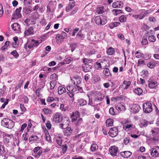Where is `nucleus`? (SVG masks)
Returning a JSON list of instances; mask_svg holds the SVG:
<instances>
[{"label": "nucleus", "mask_w": 159, "mask_h": 159, "mask_svg": "<svg viewBox=\"0 0 159 159\" xmlns=\"http://www.w3.org/2000/svg\"><path fill=\"white\" fill-rule=\"evenodd\" d=\"M1 124L7 128L11 129L14 126V123L11 120L8 119L4 118L1 121Z\"/></svg>", "instance_id": "f257e3e1"}, {"label": "nucleus", "mask_w": 159, "mask_h": 159, "mask_svg": "<svg viewBox=\"0 0 159 159\" xmlns=\"http://www.w3.org/2000/svg\"><path fill=\"white\" fill-rule=\"evenodd\" d=\"M95 23L98 25H103L107 22L106 17L104 16H97L95 18Z\"/></svg>", "instance_id": "f03ea898"}, {"label": "nucleus", "mask_w": 159, "mask_h": 159, "mask_svg": "<svg viewBox=\"0 0 159 159\" xmlns=\"http://www.w3.org/2000/svg\"><path fill=\"white\" fill-rule=\"evenodd\" d=\"M143 111L146 113L150 112L152 110V104L149 102H147L143 105Z\"/></svg>", "instance_id": "7ed1b4c3"}, {"label": "nucleus", "mask_w": 159, "mask_h": 159, "mask_svg": "<svg viewBox=\"0 0 159 159\" xmlns=\"http://www.w3.org/2000/svg\"><path fill=\"white\" fill-rule=\"evenodd\" d=\"M40 148V147H35L33 150L32 155L34 157L39 158L43 153V151Z\"/></svg>", "instance_id": "20e7f679"}, {"label": "nucleus", "mask_w": 159, "mask_h": 159, "mask_svg": "<svg viewBox=\"0 0 159 159\" xmlns=\"http://www.w3.org/2000/svg\"><path fill=\"white\" fill-rule=\"evenodd\" d=\"M41 42V41H40L32 39L31 41L28 42V47L30 49L32 50L33 48L37 47Z\"/></svg>", "instance_id": "39448f33"}, {"label": "nucleus", "mask_w": 159, "mask_h": 159, "mask_svg": "<svg viewBox=\"0 0 159 159\" xmlns=\"http://www.w3.org/2000/svg\"><path fill=\"white\" fill-rule=\"evenodd\" d=\"M62 115L58 112H56L53 116V120L56 123L61 122L62 119Z\"/></svg>", "instance_id": "423d86ee"}, {"label": "nucleus", "mask_w": 159, "mask_h": 159, "mask_svg": "<svg viewBox=\"0 0 159 159\" xmlns=\"http://www.w3.org/2000/svg\"><path fill=\"white\" fill-rule=\"evenodd\" d=\"M98 35L97 32L95 31H93L89 33L88 38L90 40L94 41L98 39L97 38Z\"/></svg>", "instance_id": "0eeeda50"}, {"label": "nucleus", "mask_w": 159, "mask_h": 159, "mask_svg": "<svg viewBox=\"0 0 159 159\" xmlns=\"http://www.w3.org/2000/svg\"><path fill=\"white\" fill-rule=\"evenodd\" d=\"M118 148L114 146L111 147L109 149L111 155L113 157L116 156L118 151Z\"/></svg>", "instance_id": "6e6552de"}, {"label": "nucleus", "mask_w": 159, "mask_h": 159, "mask_svg": "<svg viewBox=\"0 0 159 159\" xmlns=\"http://www.w3.org/2000/svg\"><path fill=\"white\" fill-rule=\"evenodd\" d=\"M118 133V129L116 127H113L110 128L109 134L112 137L116 136Z\"/></svg>", "instance_id": "1a4fd4ad"}, {"label": "nucleus", "mask_w": 159, "mask_h": 159, "mask_svg": "<svg viewBox=\"0 0 159 159\" xmlns=\"http://www.w3.org/2000/svg\"><path fill=\"white\" fill-rule=\"evenodd\" d=\"M21 9V7H20L16 9L13 15V17L12 19H17L21 17V16L20 13Z\"/></svg>", "instance_id": "9d476101"}, {"label": "nucleus", "mask_w": 159, "mask_h": 159, "mask_svg": "<svg viewBox=\"0 0 159 159\" xmlns=\"http://www.w3.org/2000/svg\"><path fill=\"white\" fill-rule=\"evenodd\" d=\"M131 111L134 113H138L140 109L139 105L136 104H133L130 106Z\"/></svg>", "instance_id": "9b49d317"}, {"label": "nucleus", "mask_w": 159, "mask_h": 159, "mask_svg": "<svg viewBox=\"0 0 159 159\" xmlns=\"http://www.w3.org/2000/svg\"><path fill=\"white\" fill-rule=\"evenodd\" d=\"M151 155L152 157H157L159 155V147H155L152 149Z\"/></svg>", "instance_id": "f8f14e48"}, {"label": "nucleus", "mask_w": 159, "mask_h": 159, "mask_svg": "<svg viewBox=\"0 0 159 159\" xmlns=\"http://www.w3.org/2000/svg\"><path fill=\"white\" fill-rule=\"evenodd\" d=\"M73 79L74 80L71 79V80H72V82L75 85L79 84L81 82V79L80 77L78 76H75Z\"/></svg>", "instance_id": "ddd939ff"}, {"label": "nucleus", "mask_w": 159, "mask_h": 159, "mask_svg": "<svg viewBox=\"0 0 159 159\" xmlns=\"http://www.w3.org/2000/svg\"><path fill=\"white\" fill-rule=\"evenodd\" d=\"M112 6L114 8H121L123 7V3L121 1H117L113 3Z\"/></svg>", "instance_id": "4468645a"}, {"label": "nucleus", "mask_w": 159, "mask_h": 159, "mask_svg": "<svg viewBox=\"0 0 159 159\" xmlns=\"http://www.w3.org/2000/svg\"><path fill=\"white\" fill-rule=\"evenodd\" d=\"M34 33V30L33 28L31 27H29L28 29L26 30L24 32L25 35V36L33 34Z\"/></svg>", "instance_id": "2eb2a0df"}, {"label": "nucleus", "mask_w": 159, "mask_h": 159, "mask_svg": "<svg viewBox=\"0 0 159 159\" xmlns=\"http://www.w3.org/2000/svg\"><path fill=\"white\" fill-rule=\"evenodd\" d=\"M120 154L123 157L128 158L131 156L132 153L131 152L129 151H125L121 152Z\"/></svg>", "instance_id": "dca6fc26"}, {"label": "nucleus", "mask_w": 159, "mask_h": 159, "mask_svg": "<svg viewBox=\"0 0 159 159\" xmlns=\"http://www.w3.org/2000/svg\"><path fill=\"white\" fill-rule=\"evenodd\" d=\"M91 68L92 66L87 64H84L83 66V70L85 72L90 71Z\"/></svg>", "instance_id": "f3484780"}, {"label": "nucleus", "mask_w": 159, "mask_h": 159, "mask_svg": "<svg viewBox=\"0 0 159 159\" xmlns=\"http://www.w3.org/2000/svg\"><path fill=\"white\" fill-rule=\"evenodd\" d=\"M104 96L103 94L99 93L95 98L94 101H101L104 99Z\"/></svg>", "instance_id": "a211bd4d"}, {"label": "nucleus", "mask_w": 159, "mask_h": 159, "mask_svg": "<svg viewBox=\"0 0 159 159\" xmlns=\"http://www.w3.org/2000/svg\"><path fill=\"white\" fill-rule=\"evenodd\" d=\"M67 90L69 92L73 93L77 91V88L75 86L70 85L67 87Z\"/></svg>", "instance_id": "6ab92c4d"}, {"label": "nucleus", "mask_w": 159, "mask_h": 159, "mask_svg": "<svg viewBox=\"0 0 159 159\" xmlns=\"http://www.w3.org/2000/svg\"><path fill=\"white\" fill-rule=\"evenodd\" d=\"M75 6V2H70L68 4V7L66 9V11L67 12H68L70 10L72 9Z\"/></svg>", "instance_id": "aec40b11"}, {"label": "nucleus", "mask_w": 159, "mask_h": 159, "mask_svg": "<svg viewBox=\"0 0 159 159\" xmlns=\"http://www.w3.org/2000/svg\"><path fill=\"white\" fill-rule=\"evenodd\" d=\"M12 28L14 31H19L20 29V26L17 23H15L12 25Z\"/></svg>", "instance_id": "412c9836"}, {"label": "nucleus", "mask_w": 159, "mask_h": 159, "mask_svg": "<svg viewBox=\"0 0 159 159\" xmlns=\"http://www.w3.org/2000/svg\"><path fill=\"white\" fill-rule=\"evenodd\" d=\"M12 136L11 135L6 134L4 137V143H8Z\"/></svg>", "instance_id": "4be33fe9"}, {"label": "nucleus", "mask_w": 159, "mask_h": 159, "mask_svg": "<svg viewBox=\"0 0 159 159\" xmlns=\"http://www.w3.org/2000/svg\"><path fill=\"white\" fill-rule=\"evenodd\" d=\"M105 9L103 7H99L96 9V12L98 14H102L105 12Z\"/></svg>", "instance_id": "5701e85b"}, {"label": "nucleus", "mask_w": 159, "mask_h": 159, "mask_svg": "<svg viewBox=\"0 0 159 159\" xmlns=\"http://www.w3.org/2000/svg\"><path fill=\"white\" fill-rule=\"evenodd\" d=\"M148 87L151 89L155 88L157 86V83L156 82L151 81L148 84Z\"/></svg>", "instance_id": "b1692460"}, {"label": "nucleus", "mask_w": 159, "mask_h": 159, "mask_svg": "<svg viewBox=\"0 0 159 159\" xmlns=\"http://www.w3.org/2000/svg\"><path fill=\"white\" fill-rule=\"evenodd\" d=\"M65 88L62 86L59 87L58 88V93L59 94H62L66 92Z\"/></svg>", "instance_id": "393cba45"}, {"label": "nucleus", "mask_w": 159, "mask_h": 159, "mask_svg": "<svg viewBox=\"0 0 159 159\" xmlns=\"http://www.w3.org/2000/svg\"><path fill=\"white\" fill-rule=\"evenodd\" d=\"M115 52L114 49L111 47L108 48L106 52L108 55H111Z\"/></svg>", "instance_id": "a878e982"}, {"label": "nucleus", "mask_w": 159, "mask_h": 159, "mask_svg": "<svg viewBox=\"0 0 159 159\" xmlns=\"http://www.w3.org/2000/svg\"><path fill=\"white\" fill-rule=\"evenodd\" d=\"M128 122V121L125 122L124 123V125H123V128L124 129H125V130L130 128L131 127H132L133 125L132 124H127V123Z\"/></svg>", "instance_id": "bb28decb"}, {"label": "nucleus", "mask_w": 159, "mask_h": 159, "mask_svg": "<svg viewBox=\"0 0 159 159\" xmlns=\"http://www.w3.org/2000/svg\"><path fill=\"white\" fill-rule=\"evenodd\" d=\"M113 120L111 119H108L106 121L107 126L108 127L112 126L113 125Z\"/></svg>", "instance_id": "cd10ccee"}, {"label": "nucleus", "mask_w": 159, "mask_h": 159, "mask_svg": "<svg viewBox=\"0 0 159 159\" xmlns=\"http://www.w3.org/2000/svg\"><path fill=\"white\" fill-rule=\"evenodd\" d=\"M79 102L80 106H83L86 105L87 104V102L83 99H81L79 100Z\"/></svg>", "instance_id": "c85d7f7f"}, {"label": "nucleus", "mask_w": 159, "mask_h": 159, "mask_svg": "<svg viewBox=\"0 0 159 159\" xmlns=\"http://www.w3.org/2000/svg\"><path fill=\"white\" fill-rule=\"evenodd\" d=\"M148 39V41L151 42H154L156 40L155 37L153 35L149 36Z\"/></svg>", "instance_id": "c756f323"}, {"label": "nucleus", "mask_w": 159, "mask_h": 159, "mask_svg": "<svg viewBox=\"0 0 159 159\" xmlns=\"http://www.w3.org/2000/svg\"><path fill=\"white\" fill-rule=\"evenodd\" d=\"M134 92L138 95H140L143 93V90L140 88H138L135 89Z\"/></svg>", "instance_id": "7c9ffc66"}, {"label": "nucleus", "mask_w": 159, "mask_h": 159, "mask_svg": "<svg viewBox=\"0 0 159 159\" xmlns=\"http://www.w3.org/2000/svg\"><path fill=\"white\" fill-rule=\"evenodd\" d=\"M103 74L106 76H110L111 75L108 68H106L104 70Z\"/></svg>", "instance_id": "2f4dec72"}, {"label": "nucleus", "mask_w": 159, "mask_h": 159, "mask_svg": "<svg viewBox=\"0 0 159 159\" xmlns=\"http://www.w3.org/2000/svg\"><path fill=\"white\" fill-rule=\"evenodd\" d=\"M76 38L80 40H83L84 38L83 35L80 32H79L77 34Z\"/></svg>", "instance_id": "473e14b6"}, {"label": "nucleus", "mask_w": 159, "mask_h": 159, "mask_svg": "<svg viewBox=\"0 0 159 159\" xmlns=\"http://www.w3.org/2000/svg\"><path fill=\"white\" fill-rule=\"evenodd\" d=\"M58 76L55 73L52 75L50 77V79L52 81H56L57 80Z\"/></svg>", "instance_id": "72a5a7b5"}, {"label": "nucleus", "mask_w": 159, "mask_h": 159, "mask_svg": "<svg viewBox=\"0 0 159 159\" xmlns=\"http://www.w3.org/2000/svg\"><path fill=\"white\" fill-rule=\"evenodd\" d=\"M56 142L58 144L61 146L62 144L61 138L60 136H58L56 138Z\"/></svg>", "instance_id": "f704fd0d"}, {"label": "nucleus", "mask_w": 159, "mask_h": 159, "mask_svg": "<svg viewBox=\"0 0 159 159\" xmlns=\"http://www.w3.org/2000/svg\"><path fill=\"white\" fill-rule=\"evenodd\" d=\"M101 62H102V63H103V62L101 61L100 62L99 61H98L95 64V68H96L97 69H98L99 68H101L102 67V64L101 63Z\"/></svg>", "instance_id": "c9c22d12"}, {"label": "nucleus", "mask_w": 159, "mask_h": 159, "mask_svg": "<svg viewBox=\"0 0 159 159\" xmlns=\"http://www.w3.org/2000/svg\"><path fill=\"white\" fill-rule=\"evenodd\" d=\"M119 20L121 22H123L126 21V17L125 16L123 15L119 17Z\"/></svg>", "instance_id": "e433bc0d"}, {"label": "nucleus", "mask_w": 159, "mask_h": 159, "mask_svg": "<svg viewBox=\"0 0 159 159\" xmlns=\"http://www.w3.org/2000/svg\"><path fill=\"white\" fill-rule=\"evenodd\" d=\"M112 12L115 15L122 13V10L119 9H113L112 10Z\"/></svg>", "instance_id": "4c0bfd02"}, {"label": "nucleus", "mask_w": 159, "mask_h": 159, "mask_svg": "<svg viewBox=\"0 0 159 159\" xmlns=\"http://www.w3.org/2000/svg\"><path fill=\"white\" fill-rule=\"evenodd\" d=\"M20 107L22 111V112L20 114H22L26 111V109L23 104H20Z\"/></svg>", "instance_id": "58836bf2"}, {"label": "nucleus", "mask_w": 159, "mask_h": 159, "mask_svg": "<svg viewBox=\"0 0 159 159\" xmlns=\"http://www.w3.org/2000/svg\"><path fill=\"white\" fill-rule=\"evenodd\" d=\"M43 111L46 115L50 114L52 113V111L51 110H49L48 108H44L43 109Z\"/></svg>", "instance_id": "ea45409f"}, {"label": "nucleus", "mask_w": 159, "mask_h": 159, "mask_svg": "<svg viewBox=\"0 0 159 159\" xmlns=\"http://www.w3.org/2000/svg\"><path fill=\"white\" fill-rule=\"evenodd\" d=\"M38 137L36 136H32L30 137L29 141L30 142V141L34 140H38Z\"/></svg>", "instance_id": "a19ab883"}, {"label": "nucleus", "mask_w": 159, "mask_h": 159, "mask_svg": "<svg viewBox=\"0 0 159 159\" xmlns=\"http://www.w3.org/2000/svg\"><path fill=\"white\" fill-rule=\"evenodd\" d=\"M48 131H47V133H46V140L49 142H51V138L49 134L48 133Z\"/></svg>", "instance_id": "79ce46f5"}, {"label": "nucleus", "mask_w": 159, "mask_h": 159, "mask_svg": "<svg viewBox=\"0 0 159 159\" xmlns=\"http://www.w3.org/2000/svg\"><path fill=\"white\" fill-rule=\"evenodd\" d=\"M71 57H68L66 58L64 61V64H69L71 61Z\"/></svg>", "instance_id": "37998d69"}, {"label": "nucleus", "mask_w": 159, "mask_h": 159, "mask_svg": "<svg viewBox=\"0 0 159 159\" xmlns=\"http://www.w3.org/2000/svg\"><path fill=\"white\" fill-rule=\"evenodd\" d=\"M56 83L55 81H52L50 82V85L51 89H53L55 87L56 85Z\"/></svg>", "instance_id": "c03bdc74"}, {"label": "nucleus", "mask_w": 159, "mask_h": 159, "mask_svg": "<svg viewBox=\"0 0 159 159\" xmlns=\"http://www.w3.org/2000/svg\"><path fill=\"white\" fill-rule=\"evenodd\" d=\"M77 47V44L76 43H73L70 45V47L71 48L72 52Z\"/></svg>", "instance_id": "a18cd8bd"}, {"label": "nucleus", "mask_w": 159, "mask_h": 159, "mask_svg": "<svg viewBox=\"0 0 159 159\" xmlns=\"http://www.w3.org/2000/svg\"><path fill=\"white\" fill-rule=\"evenodd\" d=\"M98 148V145L96 144H93L91 145V149L93 151L96 150Z\"/></svg>", "instance_id": "49530a36"}, {"label": "nucleus", "mask_w": 159, "mask_h": 159, "mask_svg": "<svg viewBox=\"0 0 159 159\" xmlns=\"http://www.w3.org/2000/svg\"><path fill=\"white\" fill-rule=\"evenodd\" d=\"M130 141V139L128 137H126L125 138L123 142L124 143L125 145H127L129 143Z\"/></svg>", "instance_id": "de8ad7c7"}, {"label": "nucleus", "mask_w": 159, "mask_h": 159, "mask_svg": "<svg viewBox=\"0 0 159 159\" xmlns=\"http://www.w3.org/2000/svg\"><path fill=\"white\" fill-rule=\"evenodd\" d=\"M135 55L137 58H140L142 57V54L140 52L137 51L135 53Z\"/></svg>", "instance_id": "09e8293b"}, {"label": "nucleus", "mask_w": 159, "mask_h": 159, "mask_svg": "<svg viewBox=\"0 0 159 159\" xmlns=\"http://www.w3.org/2000/svg\"><path fill=\"white\" fill-rule=\"evenodd\" d=\"M82 121L83 120L82 118H79L76 123L75 125L77 126H79L82 123Z\"/></svg>", "instance_id": "8fccbe9b"}, {"label": "nucleus", "mask_w": 159, "mask_h": 159, "mask_svg": "<svg viewBox=\"0 0 159 159\" xmlns=\"http://www.w3.org/2000/svg\"><path fill=\"white\" fill-rule=\"evenodd\" d=\"M116 108L117 110H119L120 111H121L124 108V107L121 105H117L116 107Z\"/></svg>", "instance_id": "3c124183"}, {"label": "nucleus", "mask_w": 159, "mask_h": 159, "mask_svg": "<svg viewBox=\"0 0 159 159\" xmlns=\"http://www.w3.org/2000/svg\"><path fill=\"white\" fill-rule=\"evenodd\" d=\"M8 99H6V101H5L3 104H2V107H1V109H3L5 108V106L8 104Z\"/></svg>", "instance_id": "603ef678"}, {"label": "nucleus", "mask_w": 159, "mask_h": 159, "mask_svg": "<svg viewBox=\"0 0 159 159\" xmlns=\"http://www.w3.org/2000/svg\"><path fill=\"white\" fill-rule=\"evenodd\" d=\"M11 54L13 55L14 57H15L16 58H17L19 56V54L16 51H14L12 52Z\"/></svg>", "instance_id": "864d4df0"}, {"label": "nucleus", "mask_w": 159, "mask_h": 159, "mask_svg": "<svg viewBox=\"0 0 159 159\" xmlns=\"http://www.w3.org/2000/svg\"><path fill=\"white\" fill-rule=\"evenodd\" d=\"M114 109L113 107H111L109 110V113L112 115H114L115 114V112L114 111Z\"/></svg>", "instance_id": "5fc2aeb1"}, {"label": "nucleus", "mask_w": 159, "mask_h": 159, "mask_svg": "<svg viewBox=\"0 0 159 159\" xmlns=\"http://www.w3.org/2000/svg\"><path fill=\"white\" fill-rule=\"evenodd\" d=\"M5 152L4 147L0 144V154H3Z\"/></svg>", "instance_id": "6e6d98bb"}, {"label": "nucleus", "mask_w": 159, "mask_h": 159, "mask_svg": "<svg viewBox=\"0 0 159 159\" xmlns=\"http://www.w3.org/2000/svg\"><path fill=\"white\" fill-rule=\"evenodd\" d=\"M96 50L95 49H92L91 50L88 52V54L89 55H93L96 52Z\"/></svg>", "instance_id": "4d7b16f0"}, {"label": "nucleus", "mask_w": 159, "mask_h": 159, "mask_svg": "<svg viewBox=\"0 0 159 159\" xmlns=\"http://www.w3.org/2000/svg\"><path fill=\"white\" fill-rule=\"evenodd\" d=\"M27 127V124L25 123L23 124L21 126L20 129V132H22L24 129Z\"/></svg>", "instance_id": "13d9d810"}, {"label": "nucleus", "mask_w": 159, "mask_h": 159, "mask_svg": "<svg viewBox=\"0 0 159 159\" xmlns=\"http://www.w3.org/2000/svg\"><path fill=\"white\" fill-rule=\"evenodd\" d=\"M147 65L148 67L151 69L152 68L154 67L152 62H150L148 63Z\"/></svg>", "instance_id": "bf43d9fd"}, {"label": "nucleus", "mask_w": 159, "mask_h": 159, "mask_svg": "<svg viewBox=\"0 0 159 159\" xmlns=\"http://www.w3.org/2000/svg\"><path fill=\"white\" fill-rule=\"evenodd\" d=\"M71 118L72 119V121L73 122H75L77 120V118H78V117H77L73 114L71 115Z\"/></svg>", "instance_id": "052dcab7"}, {"label": "nucleus", "mask_w": 159, "mask_h": 159, "mask_svg": "<svg viewBox=\"0 0 159 159\" xmlns=\"http://www.w3.org/2000/svg\"><path fill=\"white\" fill-rule=\"evenodd\" d=\"M145 65L144 61V60H141L140 59L138 60V66H140L141 65Z\"/></svg>", "instance_id": "680f3d73"}, {"label": "nucleus", "mask_w": 159, "mask_h": 159, "mask_svg": "<svg viewBox=\"0 0 159 159\" xmlns=\"http://www.w3.org/2000/svg\"><path fill=\"white\" fill-rule=\"evenodd\" d=\"M61 35L63 37V39H65L67 38V34L65 32L62 31L61 32Z\"/></svg>", "instance_id": "e2e57ef3"}, {"label": "nucleus", "mask_w": 159, "mask_h": 159, "mask_svg": "<svg viewBox=\"0 0 159 159\" xmlns=\"http://www.w3.org/2000/svg\"><path fill=\"white\" fill-rule=\"evenodd\" d=\"M54 100V98L52 97H48L47 99V101L49 102H51L53 101Z\"/></svg>", "instance_id": "0e129e2a"}, {"label": "nucleus", "mask_w": 159, "mask_h": 159, "mask_svg": "<svg viewBox=\"0 0 159 159\" xmlns=\"http://www.w3.org/2000/svg\"><path fill=\"white\" fill-rule=\"evenodd\" d=\"M148 43V41L146 39H143L141 42V44L143 45H146Z\"/></svg>", "instance_id": "69168bd1"}, {"label": "nucleus", "mask_w": 159, "mask_h": 159, "mask_svg": "<svg viewBox=\"0 0 159 159\" xmlns=\"http://www.w3.org/2000/svg\"><path fill=\"white\" fill-rule=\"evenodd\" d=\"M73 132V130L71 129L70 128H68L66 130V133H69V134H70L72 133Z\"/></svg>", "instance_id": "338daca9"}, {"label": "nucleus", "mask_w": 159, "mask_h": 159, "mask_svg": "<svg viewBox=\"0 0 159 159\" xmlns=\"http://www.w3.org/2000/svg\"><path fill=\"white\" fill-rule=\"evenodd\" d=\"M40 23L43 26L47 24L46 20L44 18L42 19L41 21H40Z\"/></svg>", "instance_id": "774afa93"}]
</instances>
